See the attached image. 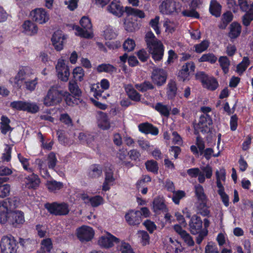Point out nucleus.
I'll return each instance as SVG.
<instances>
[{"instance_id":"55","label":"nucleus","mask_w":253,"mask_h":253,"mask_svg":"<svg viewBox=\"0 0 253 253\" xmlns=\"http://www.w3.org/2000/svg\"><path fill=\"white\" fill-rule=\"evenodd\" d=\"M10 186L8 184L0 185V198L8 196L10 192Z\"/></svg>"},{"instance_id":"14","label":"nucleus","mask_w":253,"mask_h":253,"mask_svg":"<svg viewBox=\"0 0 253 253\" xmlns=\"http://www.w3.org/2000/svg\"><path fill=\"white\" fill-rule=\"evenodd\" d=\"M151 79L154 84L158 86H161L166 82V72L163 69H155L152 72Z\"/></svg>"},{"instance_id":"1","label":"nucleus","mask_w":253,"mask_h":253,"mask_svg":"<svg viewBox=\"0 0 253 253\" xmlns=\"http://www.w3.org/2000/svg\"><path fill=\"white\" fill-rule=\"evenodd\" d=\"M18 202L15 199L8 198L0 201V224L8 223L13 227L23 224L25 221L24 213L19 210H14Z\"/></svg>"},{"instance_id":"56","label":"nucleus","mask_w":253,"mask_h":253,"mask_svg":"<svg viewBox=\"0 0 253 253\" xmlns=\"http://www.w3.org/2000/svg\"><path fill=\"white\" fill-rule=\"evenodd\" d=\"M185 196V193L183 191L178 190L173 192L172 201L176 205L179 204V201Z\"/></svg>"},{"instance_id":"57","label":"nucleus","mask_w":253,"mask_h":253,"mask_svg":"<svg viewBox=\"0 0 253 253\" xmlns=\"http://www.w3.org/2000/svg\"><path fill=\"white\" fill-rule=\"evenodd\" d=\"M250 63L249 59L248 57H244L242 61L237 66V71L239 73H242L246 70Z\"/></svg>"},{"instance_id":"38","label":"nucleus","mask_w":253,"mask_h":253,"mask_svg":"<svg viewBox=\"0 0 253 253\" xmlns=\"http://www.w3.org/2000/svg\"><path fill=\"white\" fill-rule=\"evenodd\" d=\"M102 173V170L101 168L99 165H94L90 168L88 175L91 178H95L101 176Z\"/></svg>"},{"instance_id":"16","label":"nucleus","mask_w":253,"mask_h":253,"mask_svg":"<svg viewBox=\"0 0 253 253\" xmlns=\"http://www.w3.org/2000/svg\"><path fill=\"white\" fill-rule=\"evenodd\" d=\"M107 11L114 15L120 17L124 13L123 6L120 1L113 0L107 7Z\"/></svg>"},{"instance_id":"44","label":"nucleus","mask_w":253,"mask_h":253,"mask_svg":"<svg viewBox=\"0 0 253 253\" xmlns=\"http://www.w3.org/2000/svg\"><path fill=\"white\" fill-rule=\"evenodd\" d=\"M39 110V107L35 102L25 101L24 111L31 113H36Z\"/></svg>"},{"instance_id":"48","label":"nucleus","mask_w":253,"mask_h":253,"mask_svg":"<svg viewBox=\"0 0 253 253\" xmlns=\"http://www.w3.org/2000/svg\"><path fill=\"white\" fill-rule=\"evenodd\" d=\"M233 15L230 12L224 13L222 18V23L220 24L219 27L220 29H225L227 24L232 20Z\"/></svg>"},{"instance_id":"19","label":"nucleus","mask_w":253,"mask_h":253,"mask_svg":"<svg viewBox=\"0 0 253 253\" xmlns=\"http://www.w3.org/2000/svg\"><path fill=\"white\" fill-rule=\"evenodd\" d=\"M97 124L98 127L103 130H107L110 128V121L106 113L101 111L98 112Z\"/></svg>"},{"instance_id":"20","label":"nucleus","mask_w":253,"mask_h":253,"mask_svg":"<svg viewBox=\"0 0 253 253\" xmlns=\"http://www.w3.org/2000/svg\"><path fill=\"white\" fill-rule=\"evenodd\" d=\"M138 128L141 132L146 134L150 133L156 135L159 133L158 129L157 127L148 123L140 124L138 126Z\"/></svg>"},{"instance_id":"42","label":"nucleus","mask_w":253,"mask_h":253,"mask_svg":"<svg viewBox=\"0 0 253 253\" xmlns=\"http://www.w3.org/2000/svg\"><path fill=\"white\" fill-rule=\"evenodd\" d=\"M41 249L45 252H50L53 248L51 239L47 238L42 240L41 242Z\"/></svg>"},{"instance_id":"8","label":"nucleus","mask_w":253,"mask_h":253,"mask_svg":"<svg viewBox=\"0 0 253 253\" xmlns=\"http://www.w3.org/2000/svg\"><path fill=\"white\" fill-rule=\"evenodd\" d=\"M45 207L50 213L55 215H66L70 211L69 205L65 202L48 203Z\"/></svg>"},{"instance_id":"43","label":"nucleus","mask_w":253,"mask_h":253,"mask_svg":"<svg viewBox=\"0 0 253 253\" xmlns=\"http://www.w3.org/2000/svg\"><path fill=\"white\" fill-rule=\"evenodd\" d=\"M218 62L223 72L225 74L227 73L229 71V67L230 65V61L229 59L226 56H221L218 59Z\"/></svg>"},{"instance_id":"64","label":"nucleus","mask_w":253,"mask_h":253,"mask_svg":"<svg viewBox=\"0 0 253 253\" xmlns=\"http://www.w3.org/2000/svg\"><path fill=\"white\" fill-rule=\"evenodd\" d=\"M18 158L19 161L23 165L24 169L26 170L28 172H32V169L28 167V159L23 157L20 154H18Z\"/></svg>"},{"instance_id":"23","label":"nucleus","mask_w":253,"mask_h":253,"mask_svg":"<svg viewBox=\"0 0 253 253\" xmlns=\"http://www.w3.org/2000/svg\"><path fill=\"white\" fill-rule=\"evenodd\" d=\"M22 26L24 32L27 35H34L38 32V28L37 25L31 21H25Z\"/></svg>"},{"instance_id":"9","label":"nucleus","mask_w":253,"mask_h":253,"mask_svg":"<svg viewBox=\"0 0 253 253\" xmlns=\"http://www.w3.org/2000/svg\"><path fill=\"white\" fill-rule=\"evenodd\" d=\"M212 125V120L210 115H202L198 123L194 125L195 133L197 134L200 132L203 133L209 132Z\"/></svg>"},{"instance_id":"63","label":"nucleus","mask_w":253,"mask_h":253,"mask_svg":"<svg viewBox=\"0 0 253 253\" xmlns=\"http://www.w3.org/2000/svg\"><path fill=\"white\" fill-rule=\"evenodd\" d=\"M164 26L166 28V32L169 33H172L175 29V25L174 23L171 22L169 19L165 20Z\"/></svg>"},{"instance_id":"17","label":"nucleus","mask_w":253,"mask_h":253,"mask_svg":"<svg viewBox=\"0 0 253 253\" xmlns=\"http://www.w3.org/2000/svg\"><path fill=\"white\" fill-rule=\"evenodd\" d=\"M141 214L138 211H130L126 214L125 219L129 225H138L141 221Z\"/></svg>"},{"instance_id":"34","label":"nucleus","mask_w":253,"mask_h":253,"mask_svg":"<svg viewBox=\"0 0 253 253\" xmlns=\"http://www.w3.org/2000/svg\"><path fill=\"white\" fill-rule=\"evenodd\" d=\"M69 89L71 93L75 96H80L82 94L77 83L75 81H71L69 83Z\"/></svg>"},{"instance_id":"21","label":"nucleus","mask_w":253,"mask_h":253,"mask_svg":"<svg viewBox=\"0 0 253 253\" xmlns=\"http://www.w3.org/2000/svg\"><path fill=\"white\" fill-rule=\"evenodd\" d=\"M153 211L156 213H158L160 211L166 212L167 208L165 204V200L163 198L158 197L154 199L153 201Z\"/></svg>"},{"instance_id":"41","label":"nucleus","mask_w":253,"mask_h":253,"mask_svg":"<svg viewBox=\"0 0 253 253\" xmlns=\"http://www.w3.org/2000/svg\"><path fill=\"white\" fill-rule=\"evenodd\" d=\"M24 80L21 78V76L18 73L14 77H12L9 79V83L12 86L15 88H20L22 86Z\"/></svg>"},{"instance_id":"7","label":"nucleus","mask_w":253,"mask_h":253,"mask_svg":"<svg viewBox=\"0 0 253 253\" xmlns=\"http://www.w3.org/2000/svg\"><path fill=\"white\" fill-rule=\"evenodd\" d=\"M80 23L82 28L79 26H74L73 27V29L76 31L75 34L83 38H92V35L91 31L92 25L89 18L84 16L81 19Z\"/></svg>"},{"instance_id":"47","label":"nucleus","mask_w":253,"mask_h":253,"mask_svg":"<svg viewBox=\"0 0 253 253\" xmlns=\"http://www.w3.org/2000/svg\"><path fill=\"white\" fill-rule=\"evenodd\" d=\"M105 171V181L110 183H113L115 180V178L113 175V171L111 166L106 167L104 170Z\"/></svg>"},{"instance_id":"32","label":"nucleus","mask_w":253,"mask_h":253,"mask_svg":"<svg viewBox=\"0 0 253 253\" xmlns=\"http://www.w3.org/2000/svg\"><path fill=\"white\" fill-rule=\"evenodd\" d=\"M216 177V185L218 188H223L222 181H225L226 179V172L224 169L216 170L215 172Z\"/></svg>"},{"instance_id":"36","label":"nucleus","mask_w":253,"mask_h":253,"mask_svg":"<svg viewBox=\"0 0 253 253\" xmlns=\"http://www.w3.org/2000/svg\"><path fill=\"white\" fill-rule=\"evenodd\" d=\"M203 85L208 89L213 90L218 87V84L214 78L209 77Z\"/></svg>"},{"instance_id":"26","label":"nucleus","mask_w":253,"mask_h":253,"mask_svg":"<svg viewBox=\"0 0 253 253\" xmlns=\"http://www.w3.org/2000/svg\"><path fill=\"white\" fill-rule=\"evenodd\" d=\"M155 109L158 111L161 115L168 117L169 115L171 108L169 106L164 105L162 103H157L155 107Z\"/></svg>"},{"instance_id":"61","label":"nucleus","mask_w":253,"mask_h":253,"mask_svg":"<svg viewBox=\"0 0 253 253\" xmlns=\"http://www.w3.org/2000/svg\"><path fill=\"white\" fill-rule=\"evenodd\" d=\"M38 80L37 78L34 79L29 81L28 80L25 81V85L26 88L30 91H33L36 88V85L38 84Z\"/></svg>"},{"instance_id":"33","label":"nucleus","mask_w":253,"mask_h":253,"mask_svg":"<svg viewBox=\"0 0 253 253\" xmlns=\"http://www.w3.org/2000/svg\"><path fill=\"white\" fill-rule=\"evenodd\" d=\"M103 36L106 40H112L117 36V33L112 27L106 26L104 28Z\"/></svg>"},{"instance_id":"31","label":"nucleus","mask_w":253,"mask_h":253,"mask_svg":"<svg viewBox=\"0 0 253 253\" xmlns=\"http://www.w3.org/2000/svg\"><path fill=\"white\" fill-rule=\"evenodd\" d=\"M195 192L199 201H207V198L204 192L203 187L200 184H197L194 186Z\"/></svg>"},{"instance_id":"12","label":"nucleus","mask_w":253,"mask_h":253,"mask_svg":"<svg viewBox=\"0 0 253 253\" xmlns=\"http://www.w3.org/2000/svg\"><path fill=\"white\" fill-rule=\"evenodd\" d=\"M30 16L32 20L40 24L46 23L49 19V15L42 8H37L31 11Z\"/></svg>"},{"instance_id":"45","label":"nucleus","mask_w":253,"mask_h":253,"mask_svg":"<svg viewBox=\"0 0 253 253\" xmlns=\"http://www.w3.org/2000/svg\"><path fill=\"white\" fill-rule=\"evenodd\" d=\"M137 236L140 239L141 243L143 246H146L149 244L150 237L146 231H138Z\"/></svg>"},{"instance_id":"22","label":"nucleus","mask_w":253,"mask_h":253,"mask_svg":"<svg viewBox=\"0 0 253 253\" xmlns=\"http://www.w3.org/2000/svg\"><path fill=\"white\" fill-rule=\"evenodd\" d=\"M40 182V179L38 176L34 173H32L25 178V183L29 188H37Z\"/></svg>"},{"instance_id":"51","label":"nucleus","mask_w":253,"mask_h":253,"mask_svg":"<svg viewBox=\"0 0 253 253\" xmlns=\"http://www.w3.org/2000/svg\"><path fill=\"white\" fill-rule=\"evenodd\" d=\"M136 89L141 92H144L148 89L154 88L153 85L149 82H144L140 84H136L135 85Z\"/></svg>"},{"instance_id":"6","label":"nucleus","mask_w":253,"mask_h":253,"mask_svg":"<svg viewBox=\"0 0 253 253\" xmlns=\"http://www.w3.org/2000/svg\"><path fill=\"white\" fill-rule=\"evenodd\" d=\"M181 4L175 0H164L159 6V10L164 15H174L181 12Z\"/></svg>"},{"instance_id":"50","label":"nucleus","mask_w":253,"mask_h":253,"mask_svg":"<svg viewBox=\"0 0 253 253\" xmlns=\"http://www.w3.org/2000/svg\"><path fill=\"white\" fill-rule=\"evenodd\" d=\"M217 60V58L212 53H207L202 55L199 59L200 62H209L211 63H214Z\"/></svg>"},{"instance_id":"28","label":"nucleus","mask_w":253,"mask_h":253,"mask_svg":"<svg viewBox=\"0 0 253 253\" xmlns=\"http://www.w3.org/2000/svg\"><path fill=\"white\" fill-rule=\"evenodd\" d=\"M117 249L121 253H135L131 246L124 241H120L117 244Z\"/></svg>"},{"instance_id":"40","label":"nucleus","mask_w":253,"mask_h":253,"mask_svg":"<svg viewBox=\"0 0 253 253\" xmlns=\"http://www.w3.org/2000/svg\"><path fill=\"white\" fill-rule=\"evenodd\" d=\"M196 208L198 213L203 216H207L210 213L209 208L207 205V201H200Z\"/></svg>"},{"instance_id":"18","label":"nucleus","mask_w":253,"mask_h":253,"mask_svg":"<svg viewBox=\"0 0 253 253\" xmlns=\"http://www.w3.org/2000/svg\"><path fill=\"white\" fill-rule=\"evenodd\" d=\"M189 229L192 234H198L202 227V221L201 218L197 215L192 216L189 223Z\"/></svg>"},{"instance_id":"10","label":"nucleus","mask_w":253,"mask_h":253,"mask_svg":"<svg viewBox=\"0 0 253 253\" xmlns=\"http://www.w3.org/2000/svg\"><path fill=\"white\" fill-rule=\"evenodd\" d=\"M94 231L89 226L83 225L76 230V235L82 242L91 241L94 236Z\"/></svg>"},{"instance_id":"54","label":"nucleus","mask_w":253,"mask_h":253,"mask_svg":"<svg viewBox=\"0 0 253 253\" xmlns=\"http://www.w3.org/2000/svg\"><path fill=\"white\" fill-rule=\"evenodd\" d=\"M205 253H219L217 247L215 243L208 242L205 248Z\"/></svg>"},{"instance_id":"5","label":"nucleus","mask_w":253,"mask_h":253,"mask_svg":"<svg viewBox=\"0 0 253 253\" xmlns=\"http://www.w3.org/2000/svg\"><path fill=\"white\" fill-rule=\"evenodd\" d=\"M1 253H17L18 243L11 235L3 236L0 241Z\"/></svg>"},{"instance_id":"60","label":"nucleus","mask_w":253,"mask_h":253,"mask_svg":"<svg viewBox=\"0 0 253 253\" xmlns=\"http://www.w3.org/2000/svg\"><path fill=\"white\" fill-rule=\"evenodd\" d=\"M25 105V101L19 100L11 102L10 106L14 109L24 111Z\"/></svg>"},{"instance_id":"39","label":"nucleus","mask_w":253,"mask_h":253,"mask_svg":"<svg viewBox=\"0 0 253 253\" xmlns=\"http://www.w3.org/2000/svg\"><path fill=\"white\" fill-rule=\"evenodd\" d=\"M145 165L148 171L154 173H158L159 167L156 161L153 160H148L146 162Z\"/></svg>"},{"instance_id":"58","label":"nucleus","mask_w":253,"mask_h":253,"mask_svg":"<svg viewBox=\"0 0 253 253\" xmlns=\"http://www.w3.org/2000/svg\"><path fill=\"white\" fill-rule=\"evenodd\" d=\"M103 203V199L100 196L90 197L89 204L93 207H97Z\"/></svg>"},{"instance_id":"27","label":"nucleus","mask_w":253,"mask_h":253,"mask_svg":"<svg viewBox=\"0 0 253 253\" xmlns=\"http://www.w3.org/2000/svg\"><path fill=\"white\" fill-rule=\"evenodd\" d=\"M241 32L240 25L236 22L232 23L230 26V32L229 36L232 39H235L238 37Z\"/></svg>"},{"instance_id":"52","label":"nucleus","mask_w":253,"mask_h":253,"mask_svg":"<svg viewBox=\"0 0 253 253\" xmlns=\"http://www.w3.org/2000/svg\"><path fill=\"white\" fill-rule=\"evenodd\" d=\"M159 20L160 17L156 16L154 19H152L149 22L150 26L155 31L157 35L161 33L159 27Z\"/></svg>"},{"instance_id":"49","label":"nucleus","mask_w":253,"mask_h":253,"mask_svg":"<svg viewBox=\"0 0 253 253\" xmlns=\"http://www.w3.org/2000/svg\"><path fill=\"white\" fill-rule=\"evenodd\" d=\"M135 45V41L132 39L128 38L124 42L123 48L125 51L129 52L134 50Z\"/></svg>"},{"instance_id":"35","label":"nucleus","mask_w":253,"mask_h":253,"mask_svg":"<svg viewBox=\"0 0 253 253\" xmlns=\"http://www.w3.org/2000/svg\"><path fill=\"white\" fill-rule=\"evenodd\" d=\"M97 71L99 72H106L108 73H112L116 72L117 69L114 66L110 64H102L97 66Z\"/></svg>"},{"instance_id":"11","label":"nucleus","mask_w":253,"mask_h":253,"mask_svg":"<svg viewBox=\"0 0 253 253\" xmlns=\"http://www.w3.org/2000/svg\"><path fill=\"white\" fill-rule=\"evenodd\" d=\"M119 242V238L110 233L106 232L105 235L99 237L97 244L102 248L109 249L113 247L115 244H117Z\"/></svg>"},{"instance_id":"59","label":"nucleus","mask_w":253,"mask_h":253,"mask_svg":"<svg viewBox=\"0 0 253 253\" xmlns=\"http://www.w3.org/2000/svg\"><path fill=\"white\" fill-rule=\"evenodd\" d=\"M47 160L49 169H53L57 162L55 154L53 152L50 153L48 156Z\"/></svg>"},{"instance_id":"29","label":"nucleus","mask_w":253,"mask_h":253,"mask_svg":"<svg viewBox=\"0 0 253 253\" xmlns=\"http://www.w3.org/2000/svg\"><path fill=\"white\" fill-rule=\"evenodd\" d=\"M221 5L215 0H211L210 6L211 13L215 17H219L221 14Z\"/></svg>"},{"instance_id":"46","label":"nucleus","mask_w":253,"mask_h":253,"mask_svg":"<svg viewBox=\"0 0 253 253\" xmlns=\"http://www.w3.org/2000/svg\"><path fill=\"white\" fill-rule=\"evenodd\" d=\"M209 44L210 42L208 40L203 41L201 43L194 45L195 51L198 53H202L208 48Z\"/></svg>"},{"instance_id":"2","label":"nucleus","mask_w":253,"mask_h":253,"mask_svg":"<svg viewBox=\"0 0 253 253\" xmlns=\"http://www.w3.org/2000/svg\"><path fill=\"white\" fill-rule=\"evenodd\" d=\"M145 41L149 53L155 61H160L164 55V46L151 32H148L145 36Z\"/></svg>"},{"instance_id":"13","label":"nucleus","mask_w":253,"mask_h":253,"mask_svg":"<svg viewBox=\"0 0 253 253\" xmlns=\"http://www.w3.org/2000/svg\"><path fill=\"white\" fill-rule=\"evenodd\" d=\"M66 37L61 31H57L53 34L52 37V42L54 48L57 51L63 49L65 42Z\"/></svg>"},{"instance_id":"53","label":"nucleus","mask_w":253,"mask_h":253,"mask_svg":"<svg viewBox=\"0 0 253 253\" xmlns=\"http://www.w3.org/2000/svg\"><path fill=\"white\" fill-rule=\"evenodd\" d=\"M73 74L74 78L76 80H79V81L83 80L84 73L82 67H78L75 68L73 71Z\"/></svg>"},{"instance_id":"62","label":"nucleus","mask_w":253,"mask_h":253,"mask_svg":"<svg viewBox=\"0 0 253 253\" xmlns=\"http://www.w3.org/2000/svg\"><path fill=\"white\" fill-rule=\"evenodd\" d=\"M218 193L220 195L222 201L224 205L226 207H228L229 206V197L224 192V189L223 188H218Z\"/></svg>"},{"instance_id":"4","label":"nucleus","mask_w":253,"mask_h":253,"mask_svg":"<svg viewBox=\"0 0 253 253\" xmlns=\"http://www.w3.org/2000/svg\"><path fill=\"white\" fill-rule=\"evenodd\" d=\"M187 173L191 178L198 177L200 183H204L206 178L210 179L212 175V169L209 165L202 167L191 168L187 170Z\"/></svg>"},{"instance_id":"30","label":"nucleus","mask_w":253,"mask_h":253,"mask_svg":"<svg viewBox=\"0 0 253 253\" xmlns=\"http://www.w3.org/2000/svg\"><path fill=\"white\" fill-rule=\"evenodd\" d=\"M125 11L128 15L134 16L139 18H144L145 17V14L142 10L131 7H126Z\"/></svg>"},{"instance_id":"37","label":"nucleus","mask_w":253,"mask_h":253,"mask_svg":"<svg viewBox=\"0 0 253 253\" xmlns=\"http://www.w3.org/2000/svg\"><path fill=\"white\" fill-rule=\"evenodd\" d=\"M18 73L21 76V78L26 81L32 75V70L29 67H21Z\"/></svg>"},{"instance_id":"25","label":"nucleus","mask_w":253,"mask_h":253,"mask_svg":"<svg viewBox=\"0 0 253 253\" xmlns=\"http://www.w3.org/2000/svg\"><path fill=\"white\" fill-rule=\"evenodd\" d=\"M46 186L51 192L55 193L63 187V184L61 182H58L54 180H48L46 183Z\"/></svg>"},{"instance_id":"24","label":"nucleus","mask_w":253,"mask_h":253,"mask_svg":"<svg viewBox=\"0 0 253 253\" xmlns=\"http://www.w3.org/2000/svg\"><path fill=\"white\" fill-rule=\"evenodd\" d=\"M125 90L131 100L136 102L140 100L141 95L131 85H127L125 87Z\"/></svg>"},{"instance_id":"15","label":"nucleus","mask_w":253,"mask_h":253,"mask_svg":"<svg viewBox=\"0 0 253 253\" xmlns=\"http://www.w3.org/2000/svg\"><path fill=\"white\" fill-rule=\"evenodd\" d=\"M195 69V64L193 62L186 63L182 67L181 69L178 73V78L179 80L185 81L188 79L190 73L194 72Z\"/></svg>"},{"instance_id":"3","label":"nucleus","mask_w":253,"mask_h":253,"mask_svg":"<svg viewBox=\"0 0 253 253\" xmlns=\"http://www.w3.org/2000/svg\"><path fill=\"white\" fill-rule=\"evenodd\" d=\"M64 95V92L59 90L57 86H52L43 98V103L46 106L56 105L62 101V97Z\"/></svg>"}]
</instances>
